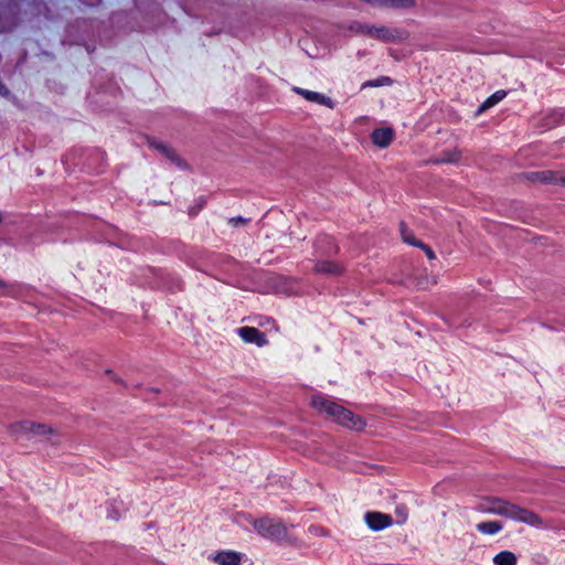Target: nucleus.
Here are the masks:
<instances>
[{
    "mask_svg": "<svg viewBox=\"0 0 565 565\" xmlns=\"http://www.w3.org/2000/svg\"><path fill=\"white\" fill-rule=\"evenodd\" d=\"M310 406L319 414H324L328 419L347 429L363 431L366 427V420L362 416L322 395H312Z\"/></svg>",
    "mask_w": 565,
    "mask_h": 565,
    "instance_id": "f257e3e1",
    "label": "nucleus"
},
{
    "mask_svg": "<svg viewBox=\"0 0 565 565\" xmlns=\"http://www.w3.org/2000/svg\"><path fill=\"white\" fill-rule=\"evenodd\" d=\"M9 431L15 436L32 435L34 437H44L47 443L54 446L61 444V431L56 427L45 423L21 420L11 424Z\"/></svg>",
    "mask_w": 565,
    "mask_h": 565,
    "instance_id": "f03ea898",
    "label": "nucleus"
},
{
    "mask_svg": "<svg viewBox=\"0 0 565 565\" xmlns=\"http://www.w3.org/2000/svg\"><path fill=\"white\" fill-rule=\"evenodd\" d=\"M256 531L265 536L280 542L295 543L296 539L288 532V530L280 523H275L271 520L262 519L254 523Z\"/></svg>",
    "mask_w": 565,
    "mask_h": 565,
    "instance_id": "7ed1b4c3",
    "label": "nucleus"
},
{
    "mask_svg": "<svg viewBox=\"0 0 565 565\" xmlns=\"http://www.w3.org/2000/svg\"><path fill=\"white\" fill-rule=\"evenodd\" d=\"M521 178L531 183L553 184L558 182V172L552 170L531 171L523 173Z\"/></svg>",
    "mask_w": 565,
    "mask_h": 565,
    "instance_id": "20e7f679",
    "label": "nucleus"
},
{
    "mask_svg": "<svg viewBox=\"0 0 565 565\" xmlns=\"http://www.w3.org/2000/svg\"><path fill=\"white\" fill-rule=\"evenodd\" d=\"M237 333L246 343H253L259 348L268 344L266 334L255 327H242L237 329Z\"/></svg>",
    "mask_w": 565,
    "mask_h": 565,
    "instance_id": "39448f33",
    "label": "nucleus"
},
{
    "mask_svg": "<svg viewBox=\"0 0 565 565\" xmlns=\"http://www.w3.org/2000/svg\"><path fill=\"white\" fill-rule=\"evenodd\" d=\"M364 520L367 526L373 531H381L393 524L391 515L377 511L365 513Z\"/></svg>",
    "mask_w": 565,
    "mask_h": 565,
    "instance_id": "423d86ee",
    "label": "nucleus"
},
{
    "mask_svg": "<svg viewBox=\"0 0 565 565\" xmlns=\"http://www.w3.org/2000/svg\"><path fill=\"white\" fill-rule=\"evenodd\" d=\"M294 92L298 95H301L303 98H306L309 102L318 103L320 105H323L330 109L334 108V103L330 97H327L322 94L311 92L308 89H303L300 87H295Z\"/></svg>",
    "mask_w": 565,
    "mask_h": 565,
    "instance_id": "0eeeda50",
    "label": "nucleus"
},
{
    "mask_svg": "<svg viewBox=\"0 0 565 565\" xmlns=\"http://www.w3.org/2000/svg\"><path fill=\"white\" fill-rule=\"evenodd\" d=\"M462 157V151L460 149L454 148L449 150H445L435 158L430 160L434 164H456L459 163Z\"/></svg>",
    "mask_w": 565,
    "mask_h": 565,
    "instance_id": "6e6552de",
    "label": "nucleus"
},
{
    "mask_svg": "<svg viewBox=\"0 0 565 565\" xmlns=\"http://www.w3.org/2000/svg\"><path fill=\"white\" fill-rule=\"evenodd\" d=\"M394 131L392 128H377L372 132V141L380 148H386L393 140Z\"/></svg>",
    "mask_w": 565,
    "mask_h": 565,
    "instance_id": "1a4fd4ad",
    "label": "nucleus"
},
{
    "mask_svg": "<svg viewBox=\"0 0 565 565\" xmlns=\"http://www.w3.org/2000/svg\"><path fill=\"white\" fill-rule=\"evenodd\" d=\"M515 505L504 502L499 499H494L490 502V505L486 509L490 513L501 514L512 518Z\"/></svg>",
    "mask_w": 565,
    "mask_h": 565,
    "instance_id": "9d476101",
    "label": "nucleus"
},
{
    "mask_svg": "<svg viewBox=\"0 0 565 565\" xmlns=\"http://www.w3.org/2000/svg\"><path fill=\"white\" fill-rule=\"evenodd\" d=\"M512 519H515L521 522H524V523H527L531 525H535V526H539L542 524V519L537 514H535L531 511H527L525 509L518 508V507H515V509H514Z\"/></svg>",
    "mask_w": 565,
    "mask_h": 565,
    "instance_id": "9b49d317",
    "label": "nucleus"
},
{
    "mask_svg": "<svg viewBox=\"0 0 565 565\" xmlns=\"http://www.w3.org/2000/svg\"><path fill=\"white\" fill-rule=\"evenodd\" d=\"M362 32L366 35H370L372 38H376V39H380L383 41H392L395 39L394 33L385 26L376 28V26L365 25L362 28Z\"/></svg>",
    "mask_w": 565,
    "mask_h": 565,
    "instance_id": "f8f14e48",
    "label": "nucleus"
},
{
    "mask_svg": "<svg viewBox=\"0 0 565 565\" xmlns=\"http://www.w3.org/2000/svg\"><path fill=\"white\" fill-rule=\"evenodd\" d=\"M149 145L150 147L159 151L161 154H163L171 162L177 163L178 166L182 163V160L171 147L154 140L149 141Z\"/></svg>",
    "mask_w": 565,
    "mask_h": 565,
    "instance_id": "ddd939ff",
    "label": "nucleus"
},
{
    "mask_svg": "<svg viewBox=\"0 0 565 565\" xmlns=\"http://www.w3.org/2000/svg\"><path fill=\"white\" fill-rule=\"evenodd\" d=\"M313 270L319 274L339 276L343 273V267L337 263L324 260L316 264Z\"/></svg>",
    "mask_w": 565,
    "mask_h": 565,
    "instance_id": "4468645a",
    "label": "nucleus"
},
{
    "mask_svg": "<svg viewBox=\"0 0 565 565\" xmlns=\"http://www.w3.org/2000/svg\"><path fill=\"white\" fill-rule=\"evenodd\" d=\"M214 562L218 565H239L241 555L233 551L220 552L214 556Z\"/></svg>",
    "mask_w": 565,
    "mask_h": 565,
    "instance_id": "2eb2a0df",
    "label": "nucleus"
},
{
    "mask_svg": "<svg viewBox=\"0 0 565 565\" xmlns=\"http://www.w3.org/2000/svg\"><path fill=\"white\" fill-rule=\"evenodd\" d=\"M507 96L505 90H497L494 94H492L490 97H488L482 105L480 106L478 113L481 114L494 105H497L499 102H501Z\"/></svg>",
    "mask_w": 565,
    "mask_h": 565,
    "instance_id": "dca6fc26",
    "label": "nucleus"
},
{
    "mask_svg": "<svg viewBox=\"0 0 565 565\" xmlns=\"http://www.w3.org/2000/svg\"><path fill=\"white\" fill-rule=\"evenodd\" d=\"M437 280L435 278H430L426 274L418 275L414 277V285L420 290H427L430 287L435 286Z\"/></svg>",
    "mask_w": 565,
    "mask_h": 565,
    "instance_id": "f3484780",
    "label": "nucleus"
},
{
    "mask_svg": "<svg viewBox=\"0 0 565 565\" xmlns=\"http://www.w3.org/2000/svg\"><path fill=\"white\" fill-rule=\"evenodd\" d=\"M477 529L483 534H495L502 529V524L497 521H486L477 525Z\"/></svg>",
    "mask_w": 565,
    "mask_h": 565,
    "instance_id": "a211bd4d",
    "label": "nucleus"
},
{
    "mask_svg": "<svg viewBox=\"0 0 565 565\" xmlns=\"http://www.w3.org/2000/svg\"><path fill=\"white\" fill-rule=\"evenodd\" d=\"M495 565H516V556L512 552H501L494 556Z\"/></svg>",
    "mask_w": 565,
    "mask_h": 565,
    "instance_id": "6ab92c4d",
    "label": "nucleus"
},
{
    "mask_svg": "<svg viewBox=\"0 0 565 565\" xmlns=\"http://www.w3.org/2000/svg\"><path fill=\"white\" fill-rule=\"evenodd\" d=\"M415 0H383V6L391 8L408 9L415 7Z\"/></svg>",
    "mask_w": 565,
    "mask_h": 565,
    "instance_id": "aec40b11",
    "label": "nucleus"
},
{
    "mask_svg": "<svg viewBox=\"0 0 565 565\" xmlns=\"http://www.w3.org/2000/svg\"><path fill=\"white\" fill-rule=\"evenodd\" d=\"M401 235L402 239L409 245L418 247L422 244V242L416 239L413 232H411L404 224H401Z\"/></svg>",
    "mask_w": 565,
    "mask_h": 565,
    "instance_id": "412c9836",
    "label": "nucleus"
},
{
    "mask_svg": "<svg viewBox=\"0 0 565 565\" xmlns=\"http://www.w3.org/2000/svg\"><path fill=\"white\" fill-rule=\"evenodd\" d=\"M418 247L425 252L428 259H430V260L436 259V255L429 246L422 243Z\"/></svg>",
    "mask_w": 565,
    "mask_h": 565,
    "instance_id": "4be33fe9",
    "label": "nucleus"
},
{
    "mask_svg": "<svg viewBox=\"0 0 565 565\" xmlns=\"http://www.w3.org/2000/svg\"><path fill=\"white\" fill-rule=\"evenodd\" d=\"M10 288V284L0 277V291L6 292Z\"/></svg>",
    "mask_w": 565,
    "mask_h": 565,
    "instance_id": "5701e85b",
    "label": "nucleus"
},
{
    "mask_svg": "<svg viewBox=\"0 0 565 565\" xmlns=\"http://www.w3.org/2000/svg\"><path fill=\"white\" fill-rule=\"evenodd\" d=\"M230 223L233 226H238V225H244L246 223V221L244 218H242V217H237V218H231Z\"/></svg>",
    "mask_w": 565,
    "mask_h": 565,
    "instance_id": "b1692460",
    "label": "nucleus"
},
{
    "mask_svg": "<svg viewBox=\"0 0 565 565\" xmlns=\"http://www.w3.org/2000/svg\"><path fill=\"white\" fill-rule=\"evenodd\" d=\"M106 374L109 376L110 380H113L114 382H120L119 377L111 371V370H107L106 371Z\"/></svg>",
    "mask_w": 565,
    "mask_h": 565,
    "instance_id": "393cba45",
    "label": "nucleus"
},
{
    "mask_svg": "<svg viewBox=\"0 0 565 565\" xmlns=\"http://www.w3.org/2000/svg\"><path fill=\"white\" fill-rule=\"evenodd\" d=\"M557 183L565 185V174L558 173V182Z\"/></svg>",
    "mask_w": 565,
    "mask_h": 565,
    "instance_id": "a878e982",
    "label": "nucleus"
}]
</instances>
